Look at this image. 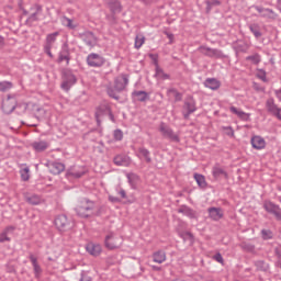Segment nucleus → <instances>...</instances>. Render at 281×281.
Listing matches in <instances>:
<instances>
[{"instance_id":"nucleus-1","label":"nucleus","mask_w":281,"mask_h":281,"mask_svg":"<svg viewBox=\"0 0 281 281\" xmlns=\"http://www.w3.org/2000/svg\"><path fill=\"white\" fill-rule=\"evenodd\" d=\"M95 209V202L89 200L88 198H82L79 200V204L75 207V212L79 218H91V216H100L101 211L93 210Z\"/></svg>"},{"instance_id":"nucleus-2","label":"nucleus","mask_w":281,"mask_h":281,"mask_svg":"<svg viewBox=\"0 0 281 281\" xmlns=\"http://www.w3.org/2000/svg\"><path fill=\"white\" fill-rule=\"evenodd\" d=\"M126 87H128V75L123 74L114 79V86L110 83L105 89L109 98L119 101L120 95L117 93L126 91Z\"/></svg>"},{"instance_id":"nucleus-3","label":"nucleus","mask_w":281,"mask_h":281,"mask_svg":"<svg viewBox=\"0 0 281 281\" xmlns=\"http://www.w3.org/2000/svg\"><path fill=\"white\" fill-rule=\"evenodd\" d=\"M29 106L30 104L27 103H20L16 105V99L10 97L2 102V111L5 115L13 113L14 109H16V113H19V115H23V113H27Z\"/></svg>"},{"instance_id":"nucleus-4","label":"nucleus","mask_w":281,"mask_h":281,"mask_svg":"<svg viewBox=\"0 0 281 281\" xmlns=\"http://www.w3.org/2000/svg\"><path fill=\"white\" fill-rule=\"evenodd\" d=\"M78 82V78H76V75H74V71L70 69H64L61 71V83L60 89L63 91L69 92L71 87Z\"/></svg>"},{"instance_id":"nucleus-5","label":"nucleus","mask_w":281,"mask_h":281,"mask_svg":"<svg viewBox=\"0 0 281 281\" xmlns=\"http://www.w3.org/2000/svg\"><path fill=\"white\" fill-rule=\"evenodd\" d=\"M54 223L58 232H69L74 227V222L65 214L57 215Z\"/></svg>"},{"instance_id":"nucleus-6","label":"nucleus","mask_w":281,"mask_h":281,"mask_svg":"<svg viewBox=\"0 0 281 281\" xmlns=\"http://www.w3.org/2000/svg\"><path fill=\"white\" fill-rule=\"evenodd\" d=\"M159 132L161 133L162 137L165 139H169V142H173L175 144H179V142H181L179 134H176L175 131H172L171 127L164 122H161L159 125Z\"/></svg>"},{"instance_id":"nucleus-7","label":"nucleus","mask_w":281,"mask_h":281,"mask_svg":"<svg viewBox=\"0 0 281 281\" xmlns=\"http://www.w3.org/2000/svg\"><path fill=\"white\" fill-rule=\"evenodd\" d=\"M122 237L116 236L114 233H109L104 239V245L110 251L120 249V247H122Z\"/></svg>"},{"instance_id":"nucleus-8","label":"nucleus","mask_w":281,"mask_h":281,"mask_svg":"<svg viewBox=\"0 0 281 281\" xmlns=\"http://www.w3.org/2000/svg\"><path fill=\"white\" fill-rule=\"evenodd\" d=\"M262 207L263 210L267 211L268 214H271L272 216H274L276 221H281L280 205L271 202V200H265Z\"/></svg>"},{"instance_id":"nucleus-9","label":"nucleus","mask_w":281,"mask_h":281,"mask_svg":"<svg viewBox=\"0 0 281 281\" xmlns=\"http://www.w3.org/2000/svg\"><path fill=\"white\" fill-rule=\"evenodd\" d=\"M183 111H186V112H183L184 120H189L190 115H192V113L196 112V101L194 100V97L189 95L184 100Z\"/></svg>"},{"instance_id":"nucleus-10","label":"nucleus","mask_w":281,"mask_h":281,"mask_svg":"<svg viewBox=\"0 0 281 281\" xmlns=\"http://www.w3.org/2000/svg\"><path fill=\"white\" fill-rule=\"evenodd\" d=\"M106 59L98 53H91L87 56L88 67H103Z\"/></svg>"},{"instance_id":"nucleus-11","label":"nucleus","mask_w":281,"mask_h":281,"mask_svg":"<svg viewBox=\"0 0 281 281\" xmlns=\"http://www.w3.org/2000/svg\"><path fill=\"white\" fill-rule=\"evenodd\" d=\"M79 38H81V41H83V43L88 47L93 48V47H95L98 45V37L91 31H86V32L79 34Z\"/></svg>"},{"instance_id":"nucleus-12","label":"nucleus","mask_w":281,"mask_h":281,"mask_svg":"<svg viewBox=\"0 0 281 281\" xmlns=\"http://www.w3.org/2000/svg\"><path fill=\"white\" fill-rule=\"evenodd\" d=\"M266 109H267L268 113H270L271 115H273L274 117H277V120H280V122H281V108H279L278 104H276V101L273 100V98H269L267 100Z\"/></svg>"},{"instance_id":"nucleus-13","label":"nucleus","mask_w":281,"mask_h":281,"mask_svg":"<svg viewBox=\"0 0 281 281\" xmlns=\"http://www.w3.org/2000/svg\"><path fill=\"white\" fill-rule=\"evenodd\" d=\"M252 8L261 14L262 19H269L270 21H276V19H278V13H276L273 9L262 8L260 5H252Z\"/></svg>"},{"instance_id":"nucleus-14","label":"nucleus","mask_w":281,"mask_h":281,"mask_svg":"<svg viewBox=\"0 0 281 281\" xmlns=\"http://www.w3.org/2000/svg\"><path fill=\"white\" fill-rule=\"evenodd\" d=\"M212 176L215 179V181H218L221 179H228L227 171L225 170V167L221 166V164H215L212 168Z\"/></svg>"},{"instance_id":"nucleus-15","label":"nucleus","mask_w":281,"mask_h":281,"mask_svg":"<svg viewBox=\"0 0 281 281\" xmlns=\"http://www.w3.org/2000/svg\"><path fill=\"white\" fill-rule=\"evenodd\" d=\"M110 109H111V106H109V105H100L97 108L94 117H95L97 126L99 128H100V126H102V117H104V115H109Z\"/></svg>"},{"instance_id":"nucleus-16","label":"nucleus","mask_w":281,"mask_h":281,"mask_svg":"<svg viewBox=\"0 0 281 281\" xmlns=\"http://www.w3.org/2000/svg\"><path fill=\"white\" fill-rule=\"evenodd\" d=\"M113 164L115 166H131V157L126 156L125 154H119L113 158Z\"/></svg>"},{"instance_id":"nucleus-17","label":"nucleus","mask_w":281,"mask_h":281,"mask_svg":"<svg viewBox=\"0 0 281 281\" xmlns=\"http://www.w3.org/2000/svg\"><path fill=\"white\" fill-rule=\"evenodd\" d=\"M209 212V216L210 218H212V221H221V218H223L224 213H223V209L221 207H209L207 209Z\"/></svg>"},{"instance_id":"nucleus-18","label":"nucleus","mask_w":281,"mask_h":281,"mask_svg":"<svg viewBox=\"0 0 281 281\" xmlns=\"http://www.w3.org/2000/svg\"><path fill=\"white\" fill-rule=\"evenodd\" d=\"M250 143L255 150H262L267 146V142H265L262 136H252Z\"/></svg>"},{"instance_id":"nucleus-19","label":"nucleus","mask_w":281,"mask_h":281,"mask_svg":"<svg viewBox=\"0 0 281 281\" xmlns=\"http://www.w3.org/2000/svg\"><path fill=\"white\" fill-rule=\"evenodd\" d=\"M86 250L90 256L98 257L100 254H102V246L99 244L89 243L86 245Z\"/></svg>"},{"instance_id":"nucleus-20","label":"nucleus","mask_w":281,"mask_h":281,"mask_svg":"<svg viewBox=\"0 0 281 281\" xmlns=\"http://www.w3.org/2000/svg\"><path fill=\"white\" fill-rule=\"evenodd\" d=\"M31 147L33 150H35V153H45V150L49 148V143L46 140H36L31 144Z\"/></svg>"},{"instance_id":"nucleus-21","label":"nucleus","mask_w":281,"mask_h":281,"mask_svg":"<svg viewBox=\"0 0 281 281\" xmlns=\"http://www.w3.org/2000/svg\"><path fill=\"white\" fill-rule=\"evenodd\" d=\"M132 98H135L137 102H146L150 100V95H148V92L144 90H134L132 92Z\"/></svg>"},{"instance_id":"nucleus-22","label":"nucleus","mask_w":281,"mask_h":281,"mask_svg":"<svg viewBox=\"0 0 281 281\" xmlns=\"http://www.w3.org/2000/svg\"><path fill=\"white\" fill-rule=\"evenodd\" d=\"M43 12V5L35 4V12L32 13L25 21V25H32L35 21H38V14Z\"/></svg>"},{"instance_id":"nucleus-23","label":"nucleus","mask_w":281,"mask_h":281,"mask_svg":"<svg viewBox=\"0 0 281 281\" xmlns=\"http://www.w3.org/2000/svg\"><path fill=\"white\" fill-rule=\"evenodd\" d=\"M49 171L52 172V175H60V172H65V164L56 161L50 162Z\"/></svg>"},{"instance_id":"nucleus-24","label":"nucleus","mask_w":281,"mask_h":281,"mask_svg":"<svg viewBox=\"0 0 281 281\" xmlns=\"http://www.w3.org/2000/svg\"><path fill=\"white\" fill-rule=\"evenodd\" d=\"M204 87H206L207 89H212V91H216L221 89V81L215 78H207L204 81Z\"/></svg>"},{"instance_id":"nucleus-25","label":"nucleus","mask_w":281,"mask_h":281,"mask_svg":"<svg viewBox=\"0 0 281 281\" xmlns=\"http://www.w3.org/2000/svg\"><path fill=\"white\" fill-rule=\"evenodd\" d=\"M64 60H66V65H69V60H71V56L69 54V48H63L59 52L58 58H57V63H63Z\"/></svg>"},{"instance_id":"nucleus-26","label":"nucleus","mask_w":281,"mask_h":281,"mask_svg":"<svg viewBox=\"0 0 281 281\" xmlns=\"http://www.w3.org/2000/svg\"><path fill=\"white\" fill-rule=\"evenodd\" d=\"M179 214H183L184 216H188L189 218H196V211L192 210L190 206H181L178 210Z\"/></svg>"},{"instance_id":"nucleus-27","label":"nucleus","mask_w":281,"mask_h":281,"mask_svg":"<svg viewBox=\"0 0 281 281\" xmlns=\"http://www.w3.org/2000/svg\"><path fill=\"white\" fill-rule=\"evenodd\" d=\"M229 111L234 115H237V117H239V120H243L244 122H247L249 120V114H247L246 112H244L241 110H238L236 106H231Z\"/></svg>"},{"instance_id":"nucleus-28","label":"nucleus","mask_w":281,"mask_h":281,"mask_svg":"<svg viewBox=\"0 0 281 281\" xmlns=\"http://www.w3.org/2000/svg\"><path fill=\"white\" fill-rule=\"evenodd\" d=\"M25 201L29 205H41V203H43V198H41V195L33 194L25 196Z\"/></svg>"},{"instance_id":"nucleus-29","label":"nucleus","mask_w":281,"mask_h":281,"mask_svg":"<svg viewBox=\"0 0 281 281\" xmlns=\"http://www.w3.org/2000/svg\"><path fill=\"white\" fill-rule=\"evenodd\" d=\"M112 14H120L122 12V4L117 0H112L108 3Z\"/></svg>"},{"instance_id":"nucleus-30","label":"nucleus","mask_w":281,"mask_h":281,"mask_svg":"<svg viewBox=\"0 0 281 281\" xmlns=\"http://www.w3.org/2000/svg\"><path fill=\"white\" fill-rule=\"evenodd\" d=\"M254 265H255L257 271H262L263 273H267L270 269L269 263L265 260L254 261Z\"/></svg>"},{"instance_id":"nucleus-31","label":"nucleus","mask_w":281,"mask_h":281,"mask_svg":"<svg viewBox=\"0 0 281 281\" xmlns=\"http://www.w3.org/2000/svg\"><path fill=\"white\" fill-rule=\"evenodd\" d=\"M60 36L59 32L50 33L46 36V43L44 47H54V44L56 43V37Z\"/></svg>"},{"instance_id":"nucleus-32","label":"nucleus","mask_w":281,"mask_h":281,"mask_svg":"<svg viewBox=\"0 0 281 281\" xmlns=\"http://www.w3.org/2000/svg\"><path fill=\"white\" fill-rule=\"evenodd\" d=\"M153 260H154V262H157L158 265L166 262V251L158 250V251L154 252Z\"/></svg>"},{"instance_id":"nucleus-33","label":"nucleus","mask_w":281,"mask_h":281,"mask_svg":"<svg viewBox=\"0 0 281 281\" xmlns=\"http://www.w3.org/2000/svg\"><path fill=\"white\" fill-rule=\"evenodd\" d=\"M194 180L196 181L199 188H201V190H205V188H207V181H205V176L200 175V173H194Z\"/></svg>"},{"instance_id":"nucleus-34","label":"nucleus","mask_w":281,"mask_h":281,"mask_svg":"<svg viewBox=\"0 0 281 281\" xmlns=\"http://www.w3.org/2000/svg\"><path fill=\"white\" fill-rule=\"evenodd\" d=\"M155 71V78H158V80H170V75L166 74L161 67L157 66Z\"/></svg>"},{"instance_id":"nucleus-35","label":"nucleus","mask_w":281,"mask_h":281,"mask_svg":"<svg viewBox=\"0 0 281 281\" xmlns=\"http://www.w3.org/2000/svg\"><path fill=\"white\" fill-rule=\"evenodd\" d=\"M209 58H225V54H223V50L218 48H211L209 47Z\"/></svg>"},{"instance_id":"nucleus-36","label":"nucleus","mask_w":281,"mask_h":281,"mask_svg":"<svg viewBox=\"0 0 281 281\" xmlns=\"http://www.w3.org/2000/svg\"><path fill=\"white\" fill-rule=\"evenodd\" d=\"M249 30H250L251 34H254L255 38L262 37V32L260 31V24L252 23L249 25Z\"/></svg>"},{"instance_id":"nucleus-37","label":"nucleus","mask_w":281,"mask_h":281,"mask_svg":"<svg viewBox=\"0 0 281 281\" xmlns=\"http://www.w3.org/2000/svg\"><path fill=\"white\" fill-rule=\"evenodd\" d=\"M240 249H243V251H247L248 254H254L256 251V245L249 243V241H243L239 245Z\"/></svg>"},{"instance_id":"nucleus-38","label":"nucleus","mask_w":281,"mask_h":281,"mask_svg":"<svg viewBox=\"0 0 281 281\" xmlns=\"http://www.w3.org/2000/svg\"><path fill=\"white\" fill-rule=\"evenodd\" d=\"M138 153L142 155V157H144L146 164H153V158H150V150L145 147H140L138 148Z\"/></svg>"},{"instance_id":"nucleus-39","label":"nucleus","mask_w":281,"mask_h":281,"mask_svg":"<svg viewBox=\"0 0 281 281\" xmlns=\"http://www.w3.org/2000/svg\"><path fill=\"white\" fill-rule=\"evenodd\" d=\"M167 94L168 95L172 94L175 97V102H181V100H183V94L181 92H178L176 88H170L167 91Z\"/></svg>"},{"instance_id":"nucleus-40","label":"nucleus","mask_w":281,"mask_h":281,"mask_svg":"<svg viewBox=\"0 0 281 281\" xmlns=\"http://www.w3.org/2000/svg\"><path fill=\"white\" fill-rule=\"evenodd\" d=\"M262 240H273V231L271 229H261Z\"/></svg>"},{"instance_id":"nucleus-41","label":"nucleus","mask_w":281,"mask_h":281,"mask_svg":"<svg viewBox=\"0 0 281 281\" xmlns=\"http://www.w3.org/2000/svg\"><path fill=\"white\" fill-rule=\"evenodd\" d=\"M86 172L85 171H71L68 170L66 172V177L69 179V177H72L74 179H80L82 177H85Z\"/></svg>"},{"instance_id":"nucleus-42","label":"nucleus","mask_w":281,"mask_h":281,"mask_svg":"<svg viewBox=\"0 0 281 281\" xmlns=\"http://www.w3.org/2000/svg\"><path fill=\"white\" fill-rule=\"evenodd\" d=\"M144 43H146V37L144 35H136L134 44L135 49H140Z\"/></svg>"},{"instance_id":"nucleus-43","label":"nucleus","mask_w":281,"mask_h":281,"mask_svg":"<svg viewBox=\"0 0 281 281\" xmlns=\"http://www.w3.org/2000/svg\"><path fill=\"white\" fill-rule=\"evenodd\" d=\"M22 181H30V168L25 167L20 171Z\"/></svg>"},{"instance_id":"nucleus-44","label":"nucleus","mask_w":281,"mask_h":281,"mask_svg":"<svg viewBox=\"0 0 281 281\" xmlns=\"http://www.w3.org/2000/svg\"><path fill=\"white\" fill-rule=\"evenodd\" d=\"M11 87H12V82H10V81H1L0 82V91H2V93H5V91H10Z\"/></svg>"},{"instance_id":"nucleus-45","label":"nucleus","mask_w":281,"mask_h":281,"mask_svg":"<svg viewBox=\"0 0 281 281\" xmlns=\"http://www.w3.org/2000/svg\"><path fill=\"white\" fill-rule=\"evenodd\" d=\"M246 60H250L254 65H260V55L256 53L255 55L246 57Z\"/></svg>"},{"instance_id":"nucleus-46","label":"nucleus","mask_w":281,"mask_h":281,"mask_svg":"<svg viewBox=\"0 0 281 281\" xmlns=\"http://www.w3.org/2000/svg\"><path fill=\"white\" fill-rule=\"evenodd\" d=\"M113 137L115 142H122V139H124V132H122V130H115L113 132Z\"/></svg>"},{"instance_id":"nucleus-47","label":"nucleus","mask_w":281,"mask_h":281,"mask_svg":"<svg viewBox=\"0 0 281 281\" xmlns=\"http://www.w3.org/2000/svg\"><path fill=\"white\" fill-rule=\"evenodd\" d=\"M138 179H139V176L135 173H127V181L130 184H132V187L135 186Z\"/></svg>"},{"instance_id":"nucleus-48","label":"nucleus","mask_w":281,"mask_h":281,"mask_svg":"<svg viewBox=\"0 0 281 281\" xmlns=\"http://www.w3.org/2000/svg\"><path fill=\"white\" fill-rule=\"evenodd\" d=\"M257 78H259V80H262V82H267V71H265V69H258Z\"/></svg>"},{"instance_id":"nucleus-49","label":"nucleus","mask_w":281,"mask_h":281,"mask_svg":"<svg viewBox=\"0 0 281 281\" xmlns=\"http://www.w3.org/2000/svg\"><path fill=\"white\" fill-rule=\"evenodd\" d=\"M45 109L36 108V113L34 114V117H36V120H41V117H45Z\"/></svg>"},{"instance_id":"nucleus-50","label":"nucleus","mask_w":281,"mask_h":281,"mask_svg":"<svg viewBox=\"0 0 281 281\" xmlns=\"http://www.w3.org/2000/svg\"><path fill=\"white\" fill-rule=\"evenodd\" d=\"M210 47L207 46H200L198 48V52H200V54H203V56H207L210 58Z\"/></svg>"},{"instance_id":"nucleus-51","label":"nucleus","mask_w":281,"mask_h":281,"mask_svg":"<svg viewBox=\"0 0 281 281\" xmlns=\"http://www.w3.org/2000/svg\"><path fill=\"white\" fill-rule=\"evenodd\" d=\"M10 243V237H8V231L0 234V243Z\"/></svg>"},{"instance_id":"nucleus-52","label":"nucleus","mask_w":281,"mask_h":281,"mask_svg":"<svg viewBox=\"0 0 281 281\" xmlns=\"http://www.w3.org/2000/svg\"><path fill=\"white\" fill-rule=\"evenodd\" d=\"M149 58L153 60L156 69L159 67V55L149 54Z\"/></svg>"},{"instance_id":"nucleus-53","label":"nucleus","mask_w":281,"mask_h":281,"mask_svg":"<svg viewBox=\"0 0 281 281\" xmlns=\"http://www.w3.org/2000/svg\"><path fill=\"white\" fill-rule=\"evenodd\" d=\"M221 0H205L206 5H212L213 8L221 5Z\"/></svg>"},{"instance_id":"nucleus-54","label":"nucleus","mask_w":281,"mask_h":281,"mask_svg":"<svg viewBox=\"0 0 281 281\" xmlns=\"http://www.w3.org/2000/svg\"><path fill=\"white\" fill-rule=\"evenodd\" d=\"M33 269H34L35 278H38L41 276V273H43V269H41V266L38 263L33 266Z\"/></svg>"},{"instance_id":"nucleus-55","label":"nucleus","mask_w":281,"mask_h":281,"mask_svg":"<svg viewBox=\"0 0 281 281\" xmlns=\"http://www.w3.org/2000/svg\"><path fill=\"white\" fill-rule=\"evenodd\" d=\"M164 34H165V36H167V38H169V44L172 45V41H175V34H172L168 31H165Z\"/></svg>"},{"instance_id":"nucleus-56","label":"nucleus","mask_w":281,"mask_h":281,"mask_svg":"<svg viewBox=\"0 0 281 281\" xmlns=\"http://www.w3.org/2000/svg\"><path fill=\"white\" fill-rule=\"evenodd\" d=\"M67 21L66 27H69V30H76V25H74V21L69 18H65Z\"/></svg>"},{"instance_id":"nucleus-57","label":"nucleus","mask_w":281,"mask_h":281,"mask_svg":"<svg viewBox=\"0 0 281 281\" xmlns=\"http://www.w3.org/2000/svg\"><path fill=\"white\" fill-rule=\"evenodd\" d=\"M91 277L87 276V272L81 271V277L79 279V281H91Z\"/></svg>"},{"instance_id":"nucleus-58","label":"nucleus","mask_w":281,"mask_h":281,"mask_svg":"<svg viewBox=\"0 0 281 281\" xmlns=\"http://www.w3.org/2000/svg\"><path fill=\"white\" fill-rule=\"evenodd\" d=\"M44 52L49 58H54V54H52V46H44Z\"/></svg>"},{"instance_id":"nucleus-59","label":"nucleus","mask_w":281,"mask_h":281,"mask_svg":"<svg viewBox=\"0 0 281 281\" xmlns=\"http://www.w3.org/2000/svg\"><path fill=\"white\" fill-rule=\"evenodd\" d=\"M109 201L111 203H121L122 202V200H120V198L113 196V195H109Z\"/></svg>"},{"instance_id":"nucleus-60","label":"nucleus","mask_w":281,"mask_h":281,"mask_svg":"<svg viewBox=\"0 0 281 281\" xmlns=\"http://www.w3.org/2000/svg\"><path fill=\"white\" fill-rule=\"evenodd\" d=\"M29 260H31L33 267L38 265V259L36 257H34V255H32V254L29 256Z\"/></svg>"},{"instance_id":"nucleus-61","label":"nucleus","mask_w":281,"mask_h":281,"mask_svg":"<svg viewBox=\"0 0 281 281\" xmlns=\"http://www.w3.org/2000/svg\"><path fill=\"white\" fill-rule=\"evenodd\" d=\"M214 260H216V262L223 263V255H221V252L215 254Z\"/></svg>"},{"instance_id":"nucleus-62","label":"nucleus","mask_w":281,"mask_h":281,"mask_svg":"<svg viewBox=\"0 0 281 281\" xmlns=\"http://www.w3.org/2000/svg\"><path fill=\"white\" fill-rule=\"evenodd\" d=\"M274 255L277 256L278 260H281V249L274 248Z\"/></svg>"},{"instance_id":"nucleus-63","label":"nucleus","mask_w":281,"mask_h":281,"mask_svg":"<svg viewBox=\"0 0 281 281\" xmlns=\"http://www.w3.org/2000/svg\"><path fill=\"white\" fill-rule=\"evenodd\" d=\"M226 135H228L229 137H233V135H234V128H232V127H226Z\"/></svg>"},{"instance_id":"nucleus-64","label":"nucleus","mask_w":281,"mask_h":281,"mask_svg":"<svg viewBox=\"0 0 281 281\" xmlns=\"http://www.w3.org/2000/svg\"><path fill=\"white\" fill-rule=\"evenodd\" d=\"M119 194H120L121 199H126V191L124 189H121L119 191Z\"/></svg>"}]
</instances>
